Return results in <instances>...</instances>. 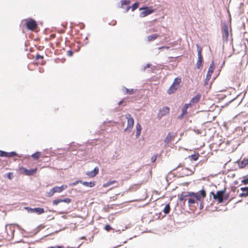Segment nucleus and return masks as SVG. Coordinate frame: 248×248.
I'll use <instances>...</instances> for the list:
<instances>
[{
  "instance_id": "obj_1",
  "label": "nucleus",
  "mask_w": 248,
  "mask_h": 248,
  "mask_svg": "<svg viewBox=\"0 0 248 248\" xmlns=\"http://www.w3.org/2000/svg\"><path fill=\"white\" fill-rule=\"evenodd\" d=\"M180 201H187L189 206H192L198 202H201V198L198 193H194L193 192H183L178 195Z\"/></svg>"
},
{
  "instance_id": "obj_2",
  "label": "nucleus",
  "mask_w": 248,
  "mask_h": 248,
  "mask_svg": "<svg viewBox=\"0 0 248 248\" xmlns=\"http://www.w3.org/2000/svg\"><path fill=\"white\" fill-rule=\"evenodd\" d=\"M15 226L19 228L18 225H7L5 226V232L3 235V238L7 240H11L14 238L15 231Z\"/></svg>"
},
{
  "instance_id": "obj_3",
  "label": "nucleus",
  "mask_w": 248,
  "mask_h": 248,
  "mask_svg": "<svg viewBox=\"0 0 248 248\" xmlns=\"http://www.w3.org/2000/svg\"><path fill=\"white\" fill-rule=\"evenodd\" d=\"M211 194L213 195L214 199H217L219 203H221L223 202L224 200H227L229 195H225V190L217 191L215 194L213 192H212Z\"/></svg>"
},
{
  "instance_id": "obj_4",
  "label": "nucleus",
  "mask_w": 248,
  "mask_h": 248,
  "mask_svg": "<svg viewBox=\"0 0 248 248\" xmlns=\"http://www.w3.org/2000/svg\"><path fill=\"white\" fill-rule=\"evenodd\" d=\"M67 188V185H62L61 186H54L51 188L49 192H47L46 196L52 197L55 193H60Z\"/></svg>"
},
{
  "instance_id": "obj_5",
  "label": "nucleus",
  "mask_w": 248,
  "mask_h": 248,
  "mask_svg": "<svg viewBox=\"0 0 248 248\" xmlns=\"http://www.w3.org/2000/svg\"><path fill=\"white\" fill-rule=\"evenodd\" d=\"M125 117L127 120V124L126 127L124 129V131H131L134 124V119L129 113L125 114Z\"/></svg>"
},
{
  "instance_id": "obj_6",
  "label": "nucleus",
  "mask_w": 248,
  "mask_h": 248,
  "mask_svg": "<svg viewBox=\"0 0 248 248\" xmlns=\"http://www.w3.org/2000/svg\"><path fill=\"white\" fill-rule=\"evenodd\" d=\"M215 68V64L214 63V62H212L210 65L208 72L206 75V78L204 80V84H203L204 86H206L208 84V81H209V80L211 78V75H212V74L214 71Z\"/></svg>"
},
{
  "instance_id": "obj_7",
  "label": "nucleus",
  "mask_w": 248,
  "mask_h": 248,
  "mask_svg": "<svg viewBox=\"0 0 248 248\" xmlns=\"http://www.w3.org/2000/svg\"><path fill=\"white\" fill-rule=\"evenodd\" d=\"M37 169L36 168L34 169L28 170L23 167L19 168V171L20 173L27 176H31L35 174L37 172Z\"/></svg>"
},
{
  "instance_id": "obj_8",
  "label": "nucleus",
  "mask_w": 248,
  "mask_h": 248,
  "mask_svg": "<svg viewBox=\"0 0 248 248\" xmlns=\"http://www.w3.org/2000/svg\"><path fill=\"white\" fill-rule=\"evenodd\" d=\"M27 28L28 30L33 31L37 27L36 21L33 19L27 20L25 23Z\"/></svg>"
},
{
  "instance_id": "obj_9",
  "label": "nucleus",
  "mask_w": 248,
  "mask_h": 248,
  "mask_svg": "<svg viewBox=\"0 0 248 248\" xmlns=\"http://www.w3.org/2000/svg\"><path fill=\"white\" fill-rule=\"evenodd\" d=\"M140 10H143L142 12H141L140 14V16L142 17L146 16L153 13L154 12V10L149 7H144L140 8Z\"/></svg>"
},
{
  "instance_id": "obj_10",
  "label": "nucleus",
  "mask_w": 248,
  "mask_h": 248,
  "mask_svg": "<svg viewBox=\"0 0 248 248\" xmlns=\"http://www.w3.org/2000/svg\"><path fill=\"white\" fill-rule=\"evenodd\" d=\"M202 48L199 47L198 49V61L196 63V67L200 69L202 67Z\"/></svg>"
},
{
  "instance_id": "obj_11",
  "label": "nucleus",
  "mask_w": 248,
  "mask_h": 248,
  "mask_svg": "<svg viewBox=\"0 0 248 248\" xmlns=\"http://www.w3.org/2000/svg\"><path fill=\"white\" fill-rule=\"evenodd\" d=\"M170 108L168 107H163L162 108L160 109L158 114L157 117L158 119H161L164 116H165L169 113Z\"/></svg>"
},
{
  "instance_id": "obj_12",
  "label": "nucleus",
  "mask_w": 248,
  "mask_h": 248,
  "mask_svg": "<svg viewBox=\"0 0 248 248\" xmlns=\"http://www.w3.org/2000/svg\"><path fill=\"white\" fill-rule=\"evenodd\" d=\"M177 136L176 133L169 132L164 140L165 144L168 145L171 141H173L175 138Z\"/></svg>"
},
{
  "instance_id": "obj_13",
  "label": "nucleus",
  "mask_w": 248,
  "mask_h": 248,
  "mask_svg": "<svg viewBox=\"0 0 248 248\" xmlns=\"http://www.w3.org/2000/svg\"><path fill=\"white\" fill-rule=\"evenodd\" d=\"M189 107H190V104H188L187 103L184 106L182 109V113L178 116V119H182L185 115L187 114V109Z\"/></svg>"
},
{
  "instance_id": "obj_14",
  "label": "nucleus",
  "mask_w": 248,
  "mask_h": 248,
  "mask_svg": "<svg viewBox=\"0 0 248 248\" xmlns=\"http://www.w3.org/2000/svg\"><path fill=\"white\" fill-rule=\"evenodd\" d=\"M16 155V153L15 152L7 153L4 151L0 150V156L1 157H13Z\"/></svg>"
},
{
  "instance_id": "obj_15",
  "label": "nucleus",
  "mask_w": 248,
  "mask_h": 248,
  "mask_svg": "<svg viewBox=\"0 0 248 248\" xmlns=\"http://www.w3.org/2000/svg\"><path fill=\"white\" fill-rule=\"evenodd\" d=\"M99 171L98 168L95 167L93 170L87 172L86 174L90 178H93L99 173Z\"/></svg>"
},
{
  "instance_id": "obj_16",
  "label": "nucleus",
  "mask_w": 248,
  "mask_h": 248,
  "mask_svg": "<svg viewBox=\"0 0 248 248\" xmlns=\"http://www.w3.org/2000/svg\"><path fill=\"white\" fill-rule=\"evenodd\" d=\"M71 202V199L68 198L64 199H56L53 201V204L54 205H57L60 202H64L67 203H69Z\"/></svg>"
},
{
  "instance_id": "obj_17",
  "label": "nucleus",
  "mask_w": 248,
  "mask_h": 248,
  "mask_svg": "<svg viewBox=\"0 0 248 248\" xmlns=\"http://www.w3.org/2000/svg\"><path fill=\"white\" fill-rule=\"evenodd\" d=\"M201 97V95L200 94H197L190 100V103L187 104H190V106L191 107L195 104L197 103L199 101Z\"/></svg>"
},
{
  "instance_id": "obj_18",
  "label": "nucleus",
  "mask_w": 248,
  "mask_h": 248,
  "mask_svg": "<svg viewBox=\"0 0 248 248\" xmlns=\"http://www.w3.org/2000/svg\"><path fill=\"white\" fill-rule=\"evenodd\" d=\"M29 211L31 213H35L38 215H41L45 213V210L43 208L37 207L34 208H30Z\"/></svg>"
},
{
  "instance_id": "obj_19",
  "label": "nucleus",
  "mask_w": 248,
  "mask_h": 248,
  "mask_svg": "<svg viewBox=\"0 0 248 248\" xmlns=\"http://www.w3.org/2000/svg\"><path fill=\"white\" fill-rule=\"evenodd\" d=\"M178 89V88H177V87L172 84L170 86V87L169 88V89L168 90L167 93L169 94H172V93H174Z\"/></svg>"
},
{
  "instance_id": "obj_20",
  "label": "nucleus",
  "mask_w": 248,
  "mask_h": 248,
  "mask_svg": "<svg viewBox=\"0 0 248 248\" xmlns=\"http://www.w3.org/2000/svg\"><path fill=\"white\" fill-rule=\"evenodd\" d=\"M240 189L243 191V193L240 194V197L248 196V187H241Z\"/></svg>"
},
{
  "instance_id": "obj_21",
  "label": "nucleus",
  "mask_w": 248,
  "mask_h": 248,
  "mask_svg": "<svg viewBox=\"0 0 248 248\" xmlns=\"http://www.w3.org/2000/svg\"><path fill=\"white\" fill-rule=\"evenodd\" d=\"M141 130H142V127H141V125L138 123L137 124H136V136L137 138H138L140 134H141Z\"/></svg>"
},
{
  "instance_id": "obj_22",
  "label": "nucleus",
  "mask_w": 248,
  "mask_h": 248,
  "mask_svg": "<svg viewBox=\"0 0 248 248\" xmlns=\"http://www.w3.org/2000/svg\"><path fill=\"white\" fill-rule=\"evenodd\" d=\"M181 82V78L180 77H177L174 79L172 84L175 85V86L177 87V88H179L180 87V84Z\"/></svg>"
},
{
  "instance_id": "obj_23",
  "label": "nucleus",
  "mask_w": 248,
  "mask_h": 248,
  "mask_svg": "<svg viewBox=\"0 0 248 248\" xmlns=\"http://www.w3.org/2000/svg\"><path fill=\"white\" fill-rule=\"evenodd\" d=\"M159 37V35L157 34H154L147 37V40L149 42L153 41L155 40L156 38Z\"/></svg>"
},
{
  "instance_id": "obj_24",
  "label": "nucleus",
  "mask_w": 248,
  "mask_h": 248,
  "mask_svg": "<svg viewBox=\"0 0 248 248\" xmlns=\"http://www.w3.org/2000/svg\"><path fill=\"white\" fill-rule=\"evenodd\" d=\"M82 184L83 185H84V186L92 187L95 186V182H83L82 181Z\"/></svg>"
},
{
  "instance_id": "obj_25",
  "label": "nucleus",
  "mask_w": 248,
  "mask_h": 248,
  "mask_svg": "<svg viewBox=\"0 0 248 248\" xmlns=\"http://www.w3.org/2000/svg\"><path fill=\"white\" fill-rule=\"evenodd\" d=\"M223 34H224L225 37L227 39L229 36L228 27L227 25H225L223 27Z\"/></svg>"
},
{
  "instance_id": "obj_26",
  "label": "nucleus",
  "mask_w": 248,
  "mask_h": 248,
  "mask_svg": "<svg viewBox=\"0 0 248 248\" xmlns=\"http://www.w3.org/2000/svg\"><path fill=\"white\" fill-rule=\"evenodd\" d=\"M247 165H248V158L244 159L239 164L240 168H244Z\"/></svg>"
},
{
  "instance_id": "obj_27",
  "label": "nucleus",
  "mask_w": 248,
  "mask_h": 248,
  "mask_svg": "<svg viewBox=\"0 0 248 248\" xmlns=\"http://www.w3.org/2000/svg\"><path fill=\"white\" fill-rule=\"evenodd\" d=\"M139 3L135 2L132 5L131 7H128L127 8V10L128 11L131 8L132 11H134L139 7Z\"/></svg>"
},
{
  "instance_id": "obj_28",
  "label": "nucleus",
  "mask_w": 248,
  "mask_h": 248,
  "mask_svg": "<svg viewBox=\"0 0 248 248\" xmlns=\"http://www.w3.org/2000/svg\"><path fill=\"white\" fill-rule=\"evenodd\" d=\"M116 183H117V181L116 180L109 181L108 182H107L106 183L104 184L103 185V186L104 187H107L109 186L113 185Z\"/></svg>"
},
{
  "instance_id": "obj_29",
  "label": "nucleus",
  "mask_w": 248,
  "mask_h": 248,
  "mask_svg": "<svg viewBox=\"0 0 248 248\" xmlns=\"http://www.w3.org/2000/svg\"><path fill=\"white\" fill-rule=\"evenodd\" d=\"M43 58H44L43 56H41L39 54H37L36 56V58H35L36 60H38V61L40 60V61H39L38 63L41 64H43Z\"/></svg>"
},
{
  "instance_id": "obj_30",
  "label": "nucleus",
  "mask_w": 248,
  "mask_h": 248,
  "mask_svg": "<svg viewBox=\"0 0 248 248\" xmlns=\"http://www.w3.org/2000/svg\"><path fill=\"white\" fill-rule=\"evenodd\" d=\"M200 197L201 198V201L203 200V199L205 198L206 196V193L204 189H202L200 191Z\"/></svg>"
},
{
  "instance_id": "obj_31",
  "label": "nucleus",
  "mask_w": 248,
  "mask_h": 248,
  "mask_svg": "<svg viewBox=\"0 0 248 248\" xmlns=\"http://www.w3.org/2000/svg\"><path fill=\"white\" fill-rule=\"evenodd\" d=\"M41 153L37 152L31 155V157L35 160H37L40 157Z\"/></svg>"
},
{
  "instance_id": "obj_32",
  "label": "nucleus",
  "mask_w": 248,
  "mask_h": 248,
  "mask_svg": "<svg viewBox=\"0 0 248 248\" xmlns=\"http://www.w3.org/2000/svg\"><path fill=\"white\" fill-rule=\"evenodd\" d=\"M170 210V206L169 204H168L165 205V208L163 209V212L165 214H168L169 213Z\"/></svg>"
},
{
  "instance_id": "obj_33",
  "label": "nucleus",
  "mask_w": 248,
  "mask_h": 248,
  "mask_svg": "<svg viewBox=\"0 0 248 248\" xmlns=\"http://www.w3.org/2000/svg\"><path fill=\"white\" fill-rule=\"evenodd\" d=\"M125 93L128 94H133L135 93V90L133 89H128L125 88Z\"/></svg>"
},
{
  "instance_id": "obj_34",
  "label": "nucleus",
  "mask_w": 248,
  "mask_h": 248,
  "mask_svg": "<svg viewBox=\"0 0 248 248\" xmlns=\"http://www.w3.org/2000/svg\"><path fill=\"white\" fill-rule=\"evenodd\" d=\"M122 6L124 5H129L130 3V1L129 0H122L121 1Z\"/></svg>"
},
{
  "instance_id": "obj_35",
  "label": "nucleus",
  "mask_w": 248,
  "mask_h": 248,
  "mask_svg": "<svg viewBox=\"0 0 248 248\" xmlns=\"http://www.w3.org/2000/svg\"><path fill=\"white\" fill-rule=\"evenodd\" d=\"M199 156V155L198 154L197 155H196V154L192 155H190L189 157H190L191 160L196 161V160H198Z\"/></svg>"
},
{
  "instance_id": "obj_36",
  "label": "nucleus",
  "mask_w": 248,
  "mask_h": 248,
  "mask_svg": "<svg viewBox=\"0 0 248 248\" xmlns=\"http://www.w3.org/2000/svg\"><path fill=\"white\" fill-rule=\"evenodd\" d=\"M82 181L81 180H77L76 181H75L74 183H70L69 184V186H73L77 185V184H78L79 183L82 184Z\"/></svg>"
},
{
  "instance_id": "obj_37",
  "label": "nucleus",
  "mask_w": 248,
  "mask_h": 248,
  "mask_svg": "<svg viewBox=\"0 0 248 248\" xmlns=\"http://www.w3.org/2000/svg\"><path fill=\"white\" fill-rule=\"evenodd\" d=\"M6 176L9 179L11 180L13 178V173L12 172H8L6 174Z\"/></svg>"
},
{
  "instance_id": "obj_38",
  "label": "nucleus",
  "mask_w": 248,
  "mask_h": 248,
  "mask_svg": "<svg viewBox=\"0 0 248 248\" xmlns=\"http://www.w3.org/2000/svg\"><path fill=\"white\" fill-rule=\"evenodd\" d=\"M105 230H106L107 232H109L111 230H112V228L111 227L108 225V224H107L105 225Z\"/></svg>"
},
{
  "instance_id": "obj_39",
  "label": "nucleus",
  "mask_w": 248,
  "mask_h": 248,
  "mask_svg": "<svg viewBox=\"0 0 248 248\" xmlns=\"http://www.w3.org/2000/svg\"><path fill=\"white\" fill-rule=\"evenodd\" d=\"M242 182L245 185L248 184V177L243 179Z\"/></svg>"
},
{
  "instance_id": "obj_40",
  "label": "nucleus",
  "mask_w": 248,
  "mask_h": 248,
  "mask_svg": "<svg viewBox=\"0 0 248 248\" xmlns=\"http://www.w3.org/2000/svg\"><path fill=\"white\" fill-rule=\"evenodd\" d=\"M73 51L71 50L67 51V54L69 56H72L73 55Z\"/></svg>"
},
{
  "instance_id": "obj_41",
  "label": "nucleus",
  "mask_w": 248,
  "mask_h": 248,
  "mask_svg": "<svg viewBox=\"0 0 248 248\" xmlns=\"http://www.w3.org/2000/svg\"><path fill=\"white\" fill-rule=\"evenodd\" d=\"M48 248H63V247L59 246H57V247H51Z\"/></svg>"
},
{
  "instance_id": "obj_42",
  "label": "nucleus",
  "mask_w": 248,
  "mask_h": 248,
  "mask_svg": "<svg viewBox=\"0 0 248 248\" xmlns=\"http://www.w3.org/2000/svg\"><path fill=\"white\" fill-rule=\"evenodd\" d=\"M170 48L169 46H163V47H159V49H161L162 48H166V49H169Z\"/></svg>"
},
{
  "instance_id": "obj_43",
  "label": "nucleus",
  "mask_w": 248,
  "mask_h": 248,
  "mask_svg": "<svg viewBox=\"0 0 248 248\" xmlns=\"http://www.w3.org/2000/svg\"><path fill=\"white\" fill-rule=\"evenodd\" d=\"M155 159H156L155 158H152V161H153V162L155 161Z\"/></svg>"
},
{
  "instance_id": "obj_44",
  "label": "nucleus",
  "mask_w": 248,
  "mask_h": 248,
  "mask_svg": "<svg viewBox=\"0 0 248 248\" xmlns=\"http://www.w3.org/2000/svg\"><path fill=\"white\" fill-rule=\"evenodd\" d=\"M155 159H156L155 158H152V161H153V162L155 161Z\"/></svg>"
},
{
  "instance_id": "obj_45",
  "label": "nucleus",
  "mask_w": 248,
  "mask_h": 248,
  "mask_svg": "<svg viewBox=\"0 0 248 248\" xmlns=\"http://www.w3.org/2000/svg\"><path fill=\"white\" fill-rule=\"evenodd\" d=\"M122 103H123V101H121L119 102V105H121V104H122Z\"/></svg>"
}]
</instances>
